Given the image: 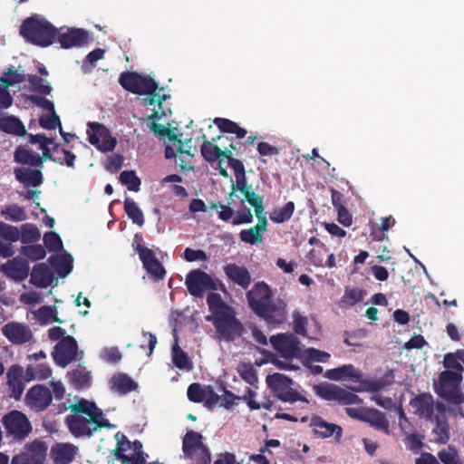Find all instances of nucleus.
I'll list each match as a JSON object with an SVG mask.
<instances>
[{"mask_svg": "<svg viewBox=\"0 0 464 464\" xmlns=\"http://www.w3.org/2000/svg\"><path fill=\"white\" fill-rule=\"evenodd\" d=\"M249 308L269 327H278L287 319L286 303L280 299H273V292L264 282L256 283L246 293Z\"/></svg>", "mask_w": 464, "mask_h": 464, "instance_id": "1", "label": "nucleus"}, {"mask_svg": "<svg viewBox=\"0 0 464 464\" xmlns=\"http://www.w3.org/2000/svg\"><path fill=\"white\" fill-rule=\"evenodd\" d=\"M207 304L213 316L216 333L227 342L235 341L245 331L242 323L236 316V311L222 299L218 293H209Z\"/></svg>", "mask_w": 464, "mask_h": 464, "instance_id": "2", "label": "nucleus"}, {"mask_svg": "<svg viewBox=\"0 0 464 464\" xmlns=\"http://www.w3.org/2000/svg\"><path fill=\"white\" fill-rule=\"evenodd\" d=\"M20 34L32 44L48 47L56 38L57 29L48 21L35 14L29 16L23 22L20 27Z\"/></svg>", "mask_w": 464, "mask_h": 464, "instance_id": "3", "label": "nucleus"}, {"mask_svg": "<svg viewBox=\"0 0 464 464\" xmlns=\"http://www.w3.org/2000/svg\"><path fill=\"white\" fill-rule=\"evenodd\" d=\"M66 423L71 434L76 438L91 437L92 432L102 428L113 427L109 420L99 414L93 417L69 415L66 417Z\"/></svg>", "mask_w": 464, "mask_h": 464, "instance_id": "4", "label": "nucleus"}, {"mask_svg": "<svg viewBox=\"0 0 464 464\" xmlns=\"http://www.w3.org/2000/svg\"><path fill=\"white\" fill-rule=\"evenodd\" d=\"M462 379L459 372H442L439 377V384L435 385V392L449 402L459 404L464 401V396L459 390Z\"/></svg>", "mask_w": 464, "mask_h": 464, "instance_id": "5", "label": "nucleus"}, {"mask_svg": "<svg viewBox=\"0 0 464 464\" xmlns=\"http://www.w3.org/2000/svg\"><path fill=\"white\" fill-rule=\"evenodd\" d=\"M266 382L276 398L281 401L290 403L295 401L308 402L305 397L293 389L294 381L284 374L274 373L267 375Z\"/></svg>", "mask_w": 464, "mask_h": 464, "instance_id": "6", "label": "nucleus"}, {"mask_svg": "<svg viewBox=\"0 0 464 464\" xmlns=\"http://www.w3.org/2000/svg\"><path fill=\"white\" fill-rule=\"evenodd\" d=\"M121 87L133 94L153 93L158 89L155 79L142 76L136 72H123L119 77Z\"/></svg>", "mask_w": 464, "mask_h": 464, "instance_id": "7", "label": "nucleus"}, {"mask_svg": "<svg viewBox=\"0 0 464 464\" xmlns=\"http://www.w3.org/2000/svg\"><path fill=\"white\" fill-rule=\"evenodd\" d=\"M8 437L14 440H24L32 430V426L27 416L23 411L12 410L2 420Z\"/></svg>", "mask_w": 464, "mask_h": 464, "instance_id": "8", "label": "nucleus"}, {"mask_svg": "<svg viewBox=\"0 0 464 464\" xmlns=\"http://www.w3.org/2000/svg\"><path fill=\"white\" fill-rule=\"evenodd\" d=\"M87 134L90 143L100 151H113L117 143L116 139L111 137L109 130L102 123L89 121Z\"/></svg>", "mask_w": 464, "mask_h": 464, "instance_id": "9", "label": "nucleus"}, {"mask_svg": "<svg viewBox=\"0 0 464 464\" xmlns=\"http://www.w3.org/2000/svg\"><path fill=\"white\" fill-rule=\"evenodd\" d=\"M135 238H137V235H135ZM132 248L138 253L143 267L154 279L159 280L165 277L166 270L156 257L152 249L140 245L136 239L132 242Z\"/></svg>", "mask_w": 464, "mask_h": 464, "instance_id": "10", "label": "nucleus"}, {"mask_svg": "<svg viewBox=\"0 0 464 464\" xmlns=\"http://www.w3.org/2000/svg\"><path fill=\"white\" fill-rule=\"evenodd\" d=\"M185 284L190 295L196 297H202L208 290H217L213 277L200 269L190 271L187 275Z\"/></svg>", "mask_w": 464, "mask_h": 464, "instance_id": "11", "label": "nucleus"}, {"mask_svg": "<svg viewBox=\"0 0 464 464\" xmlns=\"http://www.w3.org/2000/svg\"><path fill=\"white\" fill-rule=\"evenodd\" d=\"M270 343L281 357L285 359L296 357L300 353V342L294 334L285 333L272 335Z\"/></svg>", "mask_w": 464, "mask_h": 464, "instance_id": "12", "label": "nucleus"}, {"mask_svg": "<svg viewBox=\"0 0 464 464\" xmlns=\"http://www.w3.org/2000/svg\"><path fill=\"white\" fill-rule=\"evenodd\" d=\"M317 394L326 401H337L343 405L362 403V400L358 395L335 384H327L319 387Z\"/></svg>", "mask_w": 464, "mask_h": 464, "instance_id": "13", "label": "nucleus"}, {"mask_svg": "<svg viewBox=\"0 0 464 464\" xmlns=\"http://www.w3.org/2000/svg\"><path fill=\"white\" fill-rule=\"evenodd\" d=\"M77 353L78 344L76 340L72 336L67 335L55 344L53 357L56 364L66 367L75 360Z\"/></svg>", "mask_w": 464, "mask_h": 464, "instance_id": "14", "label": "nucleus"}, {"mask_svg": "<svg viewBox=\"0 0 464 464\" xmlns=\"http://www.w3.org/2000/svg\"><path fill=\"white\" fill-rule=\"evenodd\" d=\"M256 213L257 223L256 226L243 229L239 232V239L249 245H256L262 242V233L266 230L267 221L266 217L262 216L264 205H252Z\"/></svg>", "mask_w": 464, "mask_h": 464, "instance_id": "15", "label": "nucleus"}, {"mask_svg": "<svg viewBox=\"0 0 464 464\" xmlns=\"http://www.w3.org/2000/svg\"><path fill=\"white\" fill-rule=\"evenodd\" d=\"M52 399L50 390L43 384H36L29 388L25 396L27 406L38 412L47 409L52 402Z\"/></svg>", "mask_w": 464, "mask_h": 464, "instance_id": "16", "label": "nucleus"}, {"mask_svg": "<svg viewBox=\"0 0 464 464\" xmlns=\"http://www.w3.org/2000/svg\"><path fill=\"white\" fill-rule=\"evenodd\" d=\"M2 334L5 338L14 344H23L28 343L33 338V334L28 324L11 321L3 328Z\"/></svg>", "mask_w": 464, "mask_h": 464, "instance_id": "17", "label": "nucleus"}, {"mask_svg": "<svg viewBox=\"0 0 464 464\" xmlns=\"http://www.w3.org/2000/svg\"><path fill=\"white\" fill-rule=\"evenodd\" d=\"M46 456V448L42 442L34 441L30 445L28 451L14 455L11 464H44Z\"/></svg>", "mask_w": 464, "mask_h": 464, "instance_id": "18", "label": "nucleus"}, {"mask_svg": "<svg viewBox=\"0 0 464 464\" xmlns=\"http://www.w3.org/2000/svg\"><path fill=\"white\" fill-rule=\"evenodd\" d=\"M57 41L63 49L82 47L88 44L89 34L84 29L72 28L56 34Z\"/></svg>", "mask_w": 464, "mask_h": 464, "instance_id": "19", "label": "nucleus"}, {"mask_svg": "<svg viewBox=\"0 0 464 464\" xmlns=\"http://www.w3.org/2000/svg\"><path fill=\"white\" fill-rule=\"evenodd\" d=\"M311 426L314 427L315 434L321 439H327L334 436V440L336 442H340L342 440V433L343 432V430L340 425L327 422L320 416H314L311 419Z\"/></svg>", "mask_w": 464, "mask_h": 464, "instance_id": "20", "label": "nucleus"}, {"mask_svg": "<svg viewBox=\"0 0 464 464\" xmlns=\"http://www.w3.org/2000/svg\"><path fill=\"white\" fill-rule=\"evenodd\" d=\"M203 142L200 147V154L203 159L208 162L217 161V160H220L221 158H225V156L228 153L229 147H224L223 150L219 148L215 141L219 140H228L227 137L224 136H217L213 138L212 140H208L206 139V136L203 135Z\"/></svg>", "mask_w": 464, "mask_h": 464, "instance_id": "21", "label": "nucleus"}, {"mask_svg": "<svg viewBox=\"0 0 464 464\" xmlns=\"http://www.w3.org/2000/svg\"><path fill=\"white\" fill-rule=\"evenodd\" d=\"M226 276L242 289H247L252 282L249 271L237 264H228L223 267Z\"/></svg>", "mask_w": 464, "mask_h": 464, "instance_id": "22", "label": "nucleus"}, {"mask_svg": "<svg viewBox=\"0 0 464 464\" xmlns=\"http://www.w3.org/2000/svg\"><path fill=\"white\" fill-rule=\"evenodd\" d=\"M77 452V447L70 443H56L51 447L50 458L54 464H70Z\"/></svg>", "mask_w": 464, "mask_h": 464, "instance_id": "23", "label": "nucleus"}, {"mask_svg": "<svg viewBox=\"0 0 464 464\" xmlns=\"http://www.w3.org/2000/svg\"><path fill=\"white\" fill-rule=\"evenodd\" d=\"M360 420L377 430H382L384 434H390L389 421L383 411H380L378 409H364L360 415Z\"/></svg>", "mask_w": 464, "mask_h": 464, "instance_id": "24", "label": "nucleus"}, {"mask_svg": "<svg viewBox=\"0 0 464 464\" xmlns=\"http://www.w3.org/2000/svg\"><path fill=\"white\" fill-rule=\"evenodd\" d=\"M410 405L415 408L416 414L431 420L434 414V400L430 393H422L411 399Z\"/></svg>", "mask_w": 464, "mask_h": 464, "instance_id": "25", "label": "nucleus"}, {"mask_svg": "<svg viewBox=\"0 0 464 464\" xmlns=\"http://www.w3.org/2000/svg\"><path fill=\"white\" fill-rule=\"evenodd\" d=\"M325 377L334 381L349 379L353 382H361L363 374L353 364H343L339 368H333L325 372Z\"/></svg>", "mask_w": 464, "mask_h": 464, "instance_id": "26", "label": "nucleus"}, {"mask_svg": "<svg viewBox=\"0 0 464 464\" xmlns=\"http://www.w3.org/2000/svg\"><path fill=\"white\" fill-rule=\"evenodd\" d=\"M7 384L11 388L14 399H19L24 391V368L19 364H13L7 371Z\"/></svg>", "mask_w": 464, "mask_h": 464, "instance_id": "27", "label": "nucleus"}, {"mask_svg": "<svg viewBox=\"0 0 464 464\" xmlns=\"http://www.w3.org/2000/svg\"><path fill=\"white\" fill-rule=\"evenodd\" d=\"M216 209L218 212L219 219L225 222H231L236 218V211L230 208V205H189V213L185 214V218L189 219L192 214L198 211H207L208 209Z\"/></svg>", "mask_w": 464, "mask_h": 464, "instance_id": "28", "label": "nucleus"}, {"mask_svg": "<svg viewBox=\"0 0 464 464\" xmlns=\"http://www.w3.org/2000/svg\"><path fill=\"white\" fill-rule=\"evenodd\" d=\"M202 435L196 430H188L182 440V450L184 456H193L195 450H198L207 459V446L202 443Z\"/></svg>", "mask_w": 464, "mask_h": 464, "instance_id": "29", "label": "nucleus"}, {"mask_svg": "<svg viewBox=\"0 0 464 464\" xmlns=\"http://www.w3.org/2000/svg\"><path fill=\"white\" fill-rule=\"evenodd\" d=\"M0 130L5 134L16 137H24L27 134L25 125L14 115H7L0 118Z\"/></svg>", "mask_w": 464, "mask_h": 464, "instance_id": "30", "label": "nucleus"}, {"mask_svg": "<svg viewBox=\"0 0 464 464\" xmlns=\"http://www.w3.org/2000/svg\"><path fill=\"white\" fill-rule=\"evenodd\" d=\"M0 270L17 282H22L28 276L29 267L26 261L14 259L3 265Z\"/></svg>", "mask_w": 464, "mask_h": 464, "instance_id": "31", "label": "nucleus"}, {"mask_svg": "<svg viewBox=\"0 0 464 464\" xmlns=\"http://www.w3.org/2000/svg\"><path fill=\"white\" fill-rule=\"evenodd\" d=\"M53 273L44 263L35 265L31 272V283L41 288H47L53 283Z\"/></svg>", "mask_w": 464, "mask_h": 464, "instance_id": "32", "label": "nucleus"}, {"mask_svg": "<svg viewBox=\"0 0 464 464\" xmlns=\"http://www.w3.org/2000/svg\"><path fill=\"white\" fill-rule=\"evenodd\" d=\"M111 391L121 395H125L135 391L138 384L125 373H117L110 381Z\"/></svg>", "mask_w": 464, "mask_h": 464, "instance_id": "33", "label": "nucleus"}, {"mask_svg": "<svg viewBox=\"0 0 464 464\" xmlns=\"http://www.w3.org/2000/svg\"><path fill=\"white\" fill-rule=\"evenodd\" d=\"M14 173L16 179L27 187H37L43 183V175L40 169L19 167L14 169Z\"/></svg>", "mask_w": 464, "mask_h": 464, "instance_id": "34", "label": "nucleus"}, {"mask_svg": "<svg viewBox=\"0 0 464 464\" xmlns=\"http://www.w3.org/2000/svg\"><path fill=\"white\" fill-rule=\"evenodd\" d=\"M169 139L174 141V146H167L165 149V157L167 159H173L177 157V154H179V160L180 162L179 163L181 169H192V165L188 164L183 157H194V154H190L189 150H183V142L178 139L177 135L175 133H172L171 136H169Z\"/></svg>", "mask_w": 464, "mask_h": 464, "instance_id": "35", "label": "nucleus"}, {"mask_svg": "<svg viewBox=\"0 0 464 464\" xmlns=\"http://www.w3.org/2000/svg\"><path fill=\"white\" fill-rule=\"evenodd\" d=\"M69 381L75 389H85L92 384V373L85 366L79 364L68 372Z\"/></svg>", "mask_w": 464, "mask_h": 464, "instance_id": "36", "label": "nucleus"}, {"mask_svg": "<svg viewBox=\"0 0 464 464\" xmlns=\"http://www.w3.org/2000/svg\"><path fill=\"white\" fill-rule=\"evenodd\" d=\"M72 415H82L87 417H93V415L104 416L103 411L94 402L89 401L85 399L78 401L74 404L69 406Z\"/></svg>", "mask_w": 464, "mask_h": 464, "instance_id": "37", "label": "nucleus"}, {"mask_svg": "<svg viewBox=\"0 0 464 464\" xmlns=\"http://www.w3.org/2000/svg\"><path fill=\"white\" fill-rule=\"evenodd\" d=\"M14 160L17 163L34 167H41L43 165V159L38 154L34 153L30 149L24 146H18L15 149Z\"/></svg>", "mask_w": 464, "mask_h": 464, "instance_id": "38", "label": "nucleus"}, {"mask_svg": "<svg viewBox=\"0 0 464 464\" xmlns=\"http://www.w3.org/2000/svg\"><path fill=\"white\" fill-rule=\"evenodd\" d=\"M214 123L220 132L235 134L237 139H243L247 133L246 130L243 129L236 121L227 118L216 117Z\"/></svg>", "mask_w": 464, "mask_h": 464, "instance_id": "39", "label": "nucleus"}, {"mask_svg": "<svg viewBox=\"0 0 464 464\" xmlns=\"http://www.w3.org/2000/svg\"><path fill=\"white\" fill-rule=\"evenodd\" d=\"M233 189L239 192L242 197L241 203H244V200L247 203H262V198L256 194L252 186L246 183V177L236 180Z\"/></svg>", "mask_w": 464, "mask_h": 464, "instance_id": "40", "label": "nucleus"}, {"mask_svg": "<svg viewBox=\"0 0 464 464\" xmlns=\"http://www.w3.org/2000/svg\"><path fill=\"white\" fill-rule=\"evenodd\" d=\"M49 263L61 276H67L72 270V257L70 255L50 256Z\"/></svg>", "mask_w": 464, "mask_h": 464, "instance_id": "41", "label": "nucleus"}, {"mask_svg": "<svg viewBox=\"0 0 464 464\" xmlns=\"http://www.w3.org/2000/svg\"><path fill=\"white\" fill-rule=\"evenodd\" d=\"M26 80L30 85L32 92L41 95H49L52 92L51 85L48 81L36 74H28Z\"/></svg>", "mask_w": 464, "mask_h": 464, "instance_id": "42", "label": "nucleus"}, {"mask_svg": "<svg viewBox=\"0 0 464 464\" xmlns=\"http://www.w3.org/2000/svg\"><path fill=\"white\" fill-rule=\"evenodd\" d=\"M392 382H386L384 379H362L361 378L360 386L353 388V391H366L367 392H379L382 391L386 385L391 384Z\"/></svg>", "mask_w": 464, "mask_h": 464, "instance_id": "43", "label": "nucleus"}, {"mask_svg": "<svg viewBox=\"0 0 464 464\" xmlns=\"http://www.w3.org/2000/svg\"><path fill=\"white\" fill-rule=\"evenodd\" d=\"M232 150H237V146L233 142H230L228 153L225 156V159L227 160V165L233 169L236 180H238L246 177L245 167L241 160L233 158Z\"/></svg>", "mask_w": 464, "mask_h": 464, "instance_id": "44", "label": "nucleus"}, {"mask_svg": "<svg viewBox=\"0 0 464 464\" xmlns=\"http://www.w3.org/2000/svg\"><path fill=\"white\" fill-rule=\"evenodd\" d=\"M24 81H26V75L14 71L13 67L8 68L0 77V82L5 88L12 87L14 84H21Z\"/></svg>", "mask_w": 464, "mask_h": 464, "instance_id": "45", "label": "nucleus"}, {"mask_svg": "<svg viewBox=\"0 0 464 464\" xmlns=\"http://www.w3.org/2000/svg\"><path fill=\"white\" fill-rule=\"evenodd\" d=\"M41 233L38 227L33 224H24L20 231V239L24 244H33L40 239Z\"/></svg>", "mask_w": 464, "mask_h": 464, "instance_id": "46", "label": "nucleus"}, {"mask_svg": "<svg viewBox=\"0 0 464 464\" xmlns=\"http://www.w3.org/2000/svg\"><path fill=\"white\" fill-rule=\"evenodd\" d=\"M76 156L67 150V149L60 148L58 145L53 147V161L59 164H66L70 168H74V160Z\"/></svg>", "mask_w": 464, "mask_h": 464, "instance_id": "47", "label": "nucleus"}, {"mask_svg": "<svg viewBox=\"0 0 464 464\" xmlns=\"http://www.w3.org/2000/svg\"><path fill=\"white\" fill-rule=\"evenodd\" d=\"M22 254L28 258L30 261H39L46 256V249L41 245H28L22 247Z\"/></svg>", "mask_w": 464, "mask_h": 464, "instance_id": "48", "label": "nucleus"}, {"mask_svg": "<svg viewBox=\"0 0 464 464\" xmlns=\"http://www.w3.org/2000/svg\"><path fill=\"white\" fill-rule=\"evenodd\" d=\"M2 213L7 220L14 222L24 221L27 218L25 210L18 205H7Z\"/></svg>", "mask_w": 464, "mask_h": 464, "instance_id": "49", "label": "nucleus"}, {"mask_svg": "<svg viewBox=\"0 0 464 464\" xmlns=\"http://www.w3.org/2000/svg\"><path fill=\"white\" fill-rule=\"evenodd\" d=\"M295 210V205H284L275 208L270 213V219L276 223H283L291 218Z\"/></svg>", "mask_w": 464, "mask_h": 464, "instance_id": "50", "label": "nucleus"}, {"mask_svg": "<svg viewBox=\"0 0 464 464\" xmlns=\"http://www.w3.org/2000/svg\"><path fill=\"white\" fill-rule=\"evenodd\" d=\"M49 112L50 114H44L40 117V125L49 130H55L56 127H59L60 133L63 134V127L59 116L55 114L54 110Z\"/></svg>", "mask_w": 464, "mask_h": 464, "instance_id": "51", "label": "nucleus"}, {"mask_svg": "<svg viewBox=\"0 0 464 464\" xmlns=\"http://www.w3.org/2000/svg\"><path fill=\"white\" fill-rule=\"evenodd\" d=\"M120 181L133 191L139 190L140 186V180L133 170H123L120 175Z\"/></svg>", "mask_w": 464, "mask_h": 464, "instance_id": "52", "label": "nucleus"}, {"mask_svg": "<svg viewBox=\"0 0 464 464\" xmlns=\"http://www.w3.org/2000/svg\"><path fill=\"white\" fill-rule=\"evenodd\" d=\"M238 372L239 376L250 385L256 386L258 383L257 372L251 363L243 364Z\"/></svg>", "mask_w": 464, "mask_h": 464, "instance_id": "53", "label": "nucleus"}, {"mask_svg": "<svg viewBox=\"0 0 464 464\" xmlns=\"http://www.w3.org/2000/svg\"><path fill=\"white\" fill-rule=\"evenodd\" d=\"M308 242L310 245H314L317 246L316 248L310 250V252H309L310 260L313 262L314 265L321 266L322 265V257L317 256V253L318 254H322V252L324 253V252H326L327 248L325 247V246L323 243L320 242V240L318 238H316L315 236H313L309 239Z\"/></svg>", "mask_w": 464, "mask_h": 464, "instance_id": "54", "label": "nucleus"}, {"mask_svg": "<svg viewBox=\"0 0 464 464\" xmlns=\"http://www.w3.org/2000/svg\"><path fill=\"white\" fill-rule=\"evenodd\" d=\"M438 458L443 464H463L459 460L457 450L450 446L440 450Z\"/></svg>", "mask_w": 464, "mask_h": 464, "instance_id": "55", "label": "nucleus"}, {"mask_svg": "<svg viewBox=\"0 0 464 464\" xmlns=\"http://www.w3.org/2000/svg\"><path fill=\"white\" fill-rule=\"evenodd\" d=\"M44 242L46 248L49 251H59L63 249V241L56 232L49 231L44 236Z\"/></svg>", "mask_w": 464, "mask_h": 464, "instance_id": "56", "label": "nucleus"}, {"mask_svg": "<svg viewBox=\"0 0 464 464\" xmlns=\"http://www.w3.org/2000/svg\"><path fill=\"white\" fill-rule=\"evenodd\" d=\"M173 363L178 369H192L188 355L178 346L173 347Z\"/></svg>", "mask_w": 464, "mask_h": 464, "instance_id": "57", "label": "nucleus"}, {"mask_svg": "<svg viewBox=\"0 0 464 464\" xmlns=\"http://www.w3.org/2000/svg\"><path fill=\"white\" fill-rule=\"evenodd\" d=\"M363 295L364 292L362 289H347L343 295V302L348 306H353L363 299Z\"/></svg>", "mask_w": 464, "mask_h": 464, "instance_id": "58", "label": "nucleus"}, {"mask_svg": "<svg viewBox=\"0 0 464 464\" xmlns=\"http://www.w3.org/2000/svg\"><path fill=\"white\" fill-rule=\"evenodd\" d=\"M206 386H201L198 382L191 383L188 388V398L193 402H202L205 398Z\"/></svg>", "mask_w": 464, "mask_h": 464, "instance_id": "59", "label": "nucleus"}, {"mask_svg": "<svg viewBox=\"0 0 464 464\" xmlns=\"http://www.w3.org/2000/svg\"><path fill=\"white\" fill-rule=\"evenodd\" d=\"M0 237L9 242L20 239V231L17 227L0 222Z\"/></svg>", "mask_w": 464, "mask_h": 464, "instance_id": "60", "label": "nucleus"}, {"mask_svg": "<svg viewBox=\"0 0 464 464\" xmlns=\"http://www.w3.org/2000/svg\"><path fill=\"white\" fill-rule=\"evenodd\" d=\"M117 445L114 450V456L116 459H119V456H125V451L130 450L131 448V442L127 439L123 433H117L115 435Z\"/></svg>", "mask_w": 464, "mask_h": 464, "instance_id": "61", "label": "nucleus"}, {"mask_svg": "<svg viewBox=\"0 0 464 464\" xmlns=\"http://www.w3.org/2000/svg\"><path fill=\"white\" fill-rule=\"evenodd\" d=\"M253 220V214L251 212L250 208H247L246 205H241L240 208H238L236 212V218L233 219V225H239L245 223H250Z\"/></svg>", "mask_w": 464, "mask_h": 464, "instance_id": "62", "label": "nucleus"}, {"mask_svg": "<svg viewBox=\"0 0 464 464\" xmlns=\"http://www.w3.org/2000/svg\"><path fill=\"white\" fill-rule=\"evenodd\" d=\"M37 317L42 323H48L50 320L62 323L63 321L57 316L55 311L50 306H42L37 311Z\"/></svg>", "mask_w": 464, "mask_h": 464, "instance_id": "63", "label": "nucleus"}, {"mask_svg": "<svg viewBox=\"0 0 464 464\" xmlns=\"http://www.w3.org/2000/svg\"><path fill=\"white\" fill-rule=\"evenodd\" d=\"M124 208L133 223L139 226H142L144 224L143 213L138 205H124Z\"/></svg>", "mask_w": 464, "mask_h": 464, "instance_id": "64", "label": "nucleus"}]
</instances>
